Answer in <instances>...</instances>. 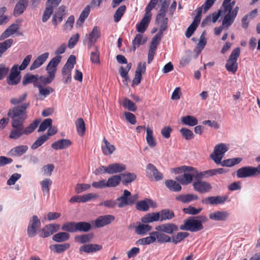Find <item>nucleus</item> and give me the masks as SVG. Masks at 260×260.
Listing matches in <instances>:
<instances>
[{
    "label": "nucleus",
    "mask_w": 260,
    "mask_h": 260,
    "mask_svg": "<svg viewBox=\"0 0 260 260\" xmlns=\"http://www.w3.org/2000/svg\"><path fill=\"white\" fill-rule=\"evenodd\" d=\"M70 236L67 232H59L53 236L52 240L58 243L64 242L69 239Z\"/></svg>",
    "instance_id": "obj_42"
},
{
    "label": "nucleus",
    "mask_w": 260,
    "mask_h": 260,
    "mask_svg": "<svg viewBox=\"0 0 260 260\" xmlns=\"http://www.w3.org/2000/svg\"><path fill=\"white\" fill-rule=\"evenodd\" d=\"M192 186L194 190L200 193L208 192L212 189V186L210 183L202 180L194 181L192 184Z\"/></svg>",
    "instance_id": "obj_12"
},
{
    "label": "nucleus",
    "mask_w": 260,
    "mask_h": 260,
    "mask_svg": "<svg viewBox=\"0 0 260 260\" xmlns=\"http://www.w3.org/2000/svg\"><path fill=\"white\" fill-rule=\"evenodd\" d=\"M28 3V0H19L14 9L13 15L17 17L22 14L26 10Z\"/></svg>",
    "instance_id": "obj_22"
},
{
    "label": "nucleus",
    "mask_w": 260,
    "mask_h": 260,
    "mask_svg": "<svg viewBox=\"0 0 260 260\" xmlns=\"http://www.w3.org/2000/svg\"><path fill=\"white\" fill-rule=\"evenodd\" d=\"M90 11V7L89 5H87L85 7L84 10L81 12L78 20L77 21V24L81 25L85 20L88 16Z\"/></svg>",
    "instance_id": "obj_52"
},
{
    "label": "nucleus",
    "mask_w": 260,
    "mask_h": 260,
    "mask_svg": "<svg viewBox=\"0 0 260 260\" xmlns=\"http://www.w3.org/2000/svg\"><path fill=\"white\" fill-rule=\"evenodd\" d=\"M146 176L151 180L159 181L163 178V175L152 164H148L146 168Z\"/></svg>",
    "instance_id": "obj_9"
},
{
    "label": "nucleus",
    "mask_w": 260,
    "mask_h": 260,
    "mask_svg": "<svg viewBox=\"0 0 260 260\" xmlns=\"http://www.w3.org/2000/svg\"><path fill=\"white\" fill-rule=\"evenodd\" d=\"M138 196L137 194L133 196L130 191L125 189L122 195L116 199L118 202L117 206L119 208H122L126 206H131L136 202Z\"/></svg>",
    "instance_id": "obj_6"
},
{
    "label": "nucleus",
    "mask_w": 260,
    "mask_h": 260,
    "mask_svg": "<svg viewBox=\"0 0 260 260\" xmlns=\"http://www.w3.org/2000/svg\"><path fill=\"white\" fill-rule=\"evenodd\" d=\"M143 37V35L140 34H138L136 35L135 39L132 41V49L134 51H135L136 49L138 48L141 44H143L145 43L144 41L143 42H142Z\"/></svg>",
    "instance_id": "obj_61"
},
{
    "label": "nucleus",
    "mask_w": 260,
    "mask_h": 260,
    "mask_svg": "<svg viewBox=\"0 0 260 260\" xmlns=\"http://www.w3.org/2000/svg\"><path fill=\"white\" fill-rule=\"evenodd\" d=\"M76 223L75 222H68L63 224L61 226V230L68 232H76Z\"/></svg>",
    "instance_id": "obj_62"
},
{
    "label": "nucleus",
    "mask_w": 260,
    "mask_h": 260,
    "mask_svg": "<svg viewBox=\"0 0 260 260\" xmlns=\"http://www.w3.org/2000/svg\"><path fill=\"white\" fill-rule=\"evenodd\" d=\"M175 199L183 203H187L198 199V196L194 194H180L176 197Z\"/></svg>",
    "instance_id": "obj_36"
},
{
    "label": "nucleus",
    "mask_w": 260,
    "mask_h": 260,
    "mask_svg": "<svg viewBox=\"0 0 260 260\" xmlns=\"http://www.w3.org/2000/svg\"><path fill=\"white\" fill-rule=\"evenodd\" d=\"M39 88V99L42 100L46 98L50 94L54 91V89L50 86H44L41 85V83L37 87Z\"/></svg>",
    "instance_id": "obj_28"
},
{
    "label": "nucleus",
    "mask_w": 260,
    "mask_h": 260,
    "mask_svg": "<svg viewBox=\"0 0 260 260\" xmlns=\"http://www.w3.org/2000/svg\"><path fill=\"white\" fill-rule=\"evenodd\" d=\"M52 184V181L50 178H45L40 182L42 190L44 196L49 194L50 187Z\"/></svg>",
    "instance_id": "obj_40"
},
{
    "label": "nucleus",
    "mask_w": 260,
    "mask_h": 260,
    "mask_svg": "<svg viewBox=\"0 0 260 260\" xmlns=\"http://www.w3.org/2000/svg\"><path fill=\"white\" fill-rule=\"evenodd\" d=\"M121 181V176L120 175H113L109 177L107 181L108 187H115Z\"/></svg>",
    "instance_id": "obj_41"
},
{
    "label": "nucleus",
    "mask_w": 260,
    "mask_h": 260,
    "mask_svg": "<svg viewBox=\"0 0 260 260\" xmlns=\"http://www.w3.org/2000/svg\"><path fill=\"white\" fill-rule=\"evenodd\" d=\"M48 76L47 77L41 76L39 78V80L41 85H47L50 84L54 79L55 75L51 73H48Z\"/></svg>",
    "instance_id": "obj_63"
},
{
    "label": "nucleus",
    "mask_w": 260,
    "mask_h": 260,
    "mask_svg": "<svg viewBox=\"0 0 260 260\" xmlns=\"http://www.w3.org/2000/svg\"><path fill=\"white\" fill-rule=\"evenodd\" d=\"M49 56V53L45 52L39 55L32 62L29 70L33 71L41 66L47 60Z\"/></svg>",
    "instance_id": "obj_30"
},
{
    "label": "nucleus",
    "mask_w": 260,
    "mask_h": 260,
    "mask_svg": "<svg viewBox=\"0 0 260 260\" xmlns=\"http://www.w3.org/2000/svg\"><path fill=\"white\" fill-rule=\"evenodd\" d=\"M163 32H164L159 31V32L153 37L150 43V47L157 49V47L161 41Z\"/></svg>",
    "instance_id": "obj_59"
},
{
    "label": "nucleus",
    "mask_w": 260,
    "mask_h": 260,
    "mask_svg": "<svg viewBox=\"0 0 260 260\" xmlns=\"http://www.w3.org/2000/svg\"><path fill=\"white\" fill-rule=\"evenodd\" d=\"M228 199L226 196L210 197L202 201V203L210 205H218L223 203Z\"/></svg>",
    "instance_id": "obj_27"
},
{
    "label": "nucleus",
    "mask_w": 260,
    "mask_h": 260,
    "mask_svg": "<svg viewBox=\"0 0 260 260\" xmlns=\"http://www.w3.org/2000/svg\"><path fill=\"white\" fill-rule=\"evenodd\" d=\"M152 14L145 12L143 18L140 23L136 25V29L138 32L140 33H144L148 26L151 19Z\"/></svg>",
    "instance_id": "obj_16"
},
{
    "label": "nucleus",
    "mask_w": 260,
    "mask_h": 260,
    "mask_svg": "<svg viewBox=\"0 0 260 260\" xmlns=\"http://www.w3.org/2000/svg\"><path fill=\"white\" fill-rule=\"evenodd\" d=\"M70 247V244L68 243L63 244H57L52 245L50 248H52L54 252L57 253H60L68 250Z\"/></svg>",
    "instance_id": "obj_48"
},
{
    "label": "nucleus",
    "mask_w": 260,
    "mask_h": 260,
    "mask_svg": "<svg viewBox=\"0 0 260 260\" xmlns=\"http://www.w3.org/2000/svg\"><path fill=\"white\" fill-rule=\"evenodd\" d=\"M20 70H18V66L15 64L11 68L9 76L7 78V82L9 85H15L20 81Z\"/></svg>",
    "instance_id": "obj_10"
},
{
    "label": "nucleus",
    "mask_w": 260,
    "mask_h": 260,
    "mask_svg": "<svg viewBox=\"0 0 260 260\" xmlns=\"http://www.w3.org/2000/svg\"><path fill=\"white\" fill-rule=\"evenodd\" d=\"M132 66V63H129L127 64V65L125 67L121 66L119 68V74H120L121 77L123 79H124V80L123 81V82L124 81L126 82L127 80H129L128 73L129 72V70L131 69Z\"/></svg>",
    "instance_id": "obj_49"
},
{
    "label": "nucleus",
    "mask_w": 260,
    "mask_h": 260,
    "mask_svg": "<svg viewBox=\"0 0 260 260\" xmlns=\"http://www.w3.org/2000/svg\"><path fill=\"white\" fill-rule=\"evenodd\" d=\"M152 226L148 224L139 223L135 228V233L138 235H145L152 230Z\"/></svg>",
    "instance_id": "obj_33"
},
{
    "label": "nucleus",
    "mask_w": 260,
    "mask_h": 260,
    "mask_svg": "<svg viewBox=\"0 0 260 260\" xmlns=\"http://www.w3.org/2000/svg\"><path fill=\"white\" fill-rule=\"evenodd\" d=\"M39 120L36 119L28 126L24 128L23 124L11 123L12 129L9 134V138L11 139L17 140L23 135H28L32 133L39 124Z\"/></svg>",
    "instance_id": "obj_3"
},
{
    "label": "nucleus",
    "mask_w": 260,
    "mask_h": 260,
    "mask_svg": "<svg viewBox=\"0 0 260 260\" xmlns=\"http://www.w3.org/2000/svg\"><path fill=\"white\" fill-rule=\"evenodd\" d=\"M152 235H154L155 241L158 243H165L171 242V238L161 231H156L152 232Z\"/></svg>",
    "instance_id": "obj_25"
},
{
    "label": "nucleus",
    "mask_w": 260,
    "mask_h": 260,
    "mask_svg": "<svg viewBox=\"0 0 260 260\" xmlns=\"http://www.w3.org/2000/svg\"><path fill=\"white\" fill-rule=\"evenodd\" d=\"M242 160V158L240 157L233 158L220 160V162H218V165L220 164L223 167H232L235 165L239 164Z\"/></svg>",
    "instance_id": "obj_46"
},
{
    "label": "nucleus",
    "mask_w": 260,
    "mask_h": 260,
    "mask_svg": "<svg viewBox=\"0 0 260 260\" xmlns=\"http://www.w3.org/2000/svg\"><path fill=\"white\" fill-rule=\"evenodd\" d=\"M159 220V216L157 212L148 213L141 218V221L144 223H148Z\"/></svg>",
    "instance_id": "obj_37"
},
{
    "label": "nucleus",
    "mask_w": 260,
    "mask_h": 260,
    "mask_svg": "<svg viewBox=\"0 0 260 260\" xmlns=\"http://www.w3.org/2000/svg\"><path fill=\"white\" fill-rule=\"evenodd\" d=\"M48 140V136L43 135L39 137L31 146L32 149H36Z\"/></svg>",
    "instance_id": "obj_58"
},
{
    "label": "nucleus",
    "mask_w": 260,
    "mask_h": 260,
    "mask_svg": "<svg viewBox=\"0 0 260 260\" xmlns=\"http://www.w3.org/2000/svg\"><path fill=\"white\" fill-rule=\"evenodd\" d=\"M103 144L102 145V150L103 154L105 155H109L112 154L116 150L115 147L111 144L108 140L104 137Z\"/></svg>",
    "instance_id": "obj_32"
},
{
    "label": "nucleus",
    "mask_w": 260,
    "mask_h": 260,
    "mask_svg": "<svg viewBox=\"0 0 260 260\" xmlns=\"http://www.w3.org/2000/svg\"><path fill=\"white\" fill-rule=\"evenodd\" d=\"M126 169L125 165L119 163H114L108 166L106 169L107 173L109 174H114L121 173Z\"/></svg>",
    "instance_id": "obj_26"
},
{
    "label": "nucleus",
    "mask_w": 260,
    "mask_h": 260,
    "mask_svg": "<svg viewBox=\"0 0 260 260\" xmlns=\"http://www.w3.org/2000/svg\"><path fill=\"white\" fill-rule=\"evenodd\" d=\"M228 150L226 145L221 143L215 146L214 150V154L210 155L211 158L216 164L220 162L223 157L224 154Z\"/></svg>",
    "instance_id": "obj_8"
},
{
    "label": "nucleus",
    "mask_w": 260,
    "mask_h": 260,
    "mask_svg": "<svg viewBox=\"0 0 260 260\" xmlns=\"http://www.w3.org/2000/svg\"><path fill=\"white\" fill-rule=\"evenodd\" d=\"M93 238L92 234H83L80 236H77L75 237V240L76 242L81 243L85 244L89 242Z\"/></svg>",
    "instance_id": "obj_53"
},
{
    "label": "nucleus",
    "mask_w": 260,
    "mask_h": 260,
    "mask_svg": "<svg viewBox=\"0 0 260 260\" xmlns=\"http://www.w3.org/2000/svg\"><path fill=\"white\" fill-rule=\"evenodd\" d=\"M19 29L18 25L17 24H11L0 36V40H4L12 36Z\"/></svg>",
    "instance_id": "obj_34"
},
{
    "label": "nucleus",
    "mask_w": 260,
    "mask_h": 260,
    "mask_svg": "<svg viewBox=\"0 0 260 260\" xmlns=\"http://www.w3.org/2000/svg\"><path fill=\"white\" fill-rule=\"evenodd\" d=\"M193 178V174L184 173L182 175L176 177V179L182 185H187L192 182Z\"/></svg>",
    "instance_id": "obj_38"
},
{
    "label": "nucleus",
    "mask_w": 260,
    "mask_h": 260,
    "mask_svg": "<svg viewBox=\"0 0 260 260\" xmlns=\"http://www.w3.org/2000/svg\"><path fill=\"white\" fill-rule=\"evenodd\" d=\"M150 207L155 208L156 204L149 199H145L144 200L139 201L136 204V208L141 211H147L149 210Z\"/></svg>",
    "instance_id": "obj_15"
},
{
    "label": "nucleus",
    "mask_w": 260,
    "mask_h": 260,
    "mask_svg": "<svg viewBox=\"0 0 260 260\" xmlns=\"http://www.w3.org/2000/svg\"><path fill=\"white\" fill-rule=\"evenodd\" d=\"M157 213L159 214V221H160L167 220H171L175 216L174 212L172 210L168 209L161 210L159 212H158Z\"/></svg>",
    "instance_id": "obj_35"
},
{
    "label": "nucleus",
    "mask_w": 260,
    "mask_h": 260,
    "mask_svg": "<svg viewBox=\"0 0 260 260\" xmlns=\"http://www.w3.org/2000/svg\"><path fill=\"white\" fill-rule=\"evenodd\" d=\"M121 104L123 107L126 108L129 111L135 112L137 110L136 105L127 98H125Z\"/></svg>",
    "instance_id": "obj_60"
},
{
    "label": "nucleus",
    "mask_w": 260,
    "mask_h": 260,
    "mask_svg": "<svg viewBox=\"0 0 260 260\" xmlns=\"http://www.w3.org/2000/svg\"><path fill=\"white\" fill-rule=\"evenodd\" d=\"M101 37V31L100 28L95 26L91 32L88 36V45L91 47L96 42L97 40Z\"/></svg>",
    "instance_id": "obj_21"
},
{
    "label": "nucleus",
    "mask_w": 260,
    "mask_h": 260,
    "mask_svg": "<svg viewBox=\"0 0 260 260\" xmlns=\"http://www.w3.org/2000/svg\"><path fill=\"white\" fill-rule=\"evenodd\" d=\"M115 220V216L112 215L101 216L94 220V226L96 228H102L110 224Z\"/></svg>",
    "instance_id": "obj_13"
},
{
    "label": "nucleus",
    "mask_w": 260,
    "mask_h": 260,
    "mask_svg": "<svg viewBox=\"0 0 260 260\" xmlns=\"http://www.w3.org/2000/svg\"><path fill=\"white\" fill-rule=\"evenodd\" d=\"M146 141L148 145L151 147H154L156 145V142L153 135V131L149 127L146 128Z\"/></svg>",
    "instance_id": "obj_51"
},
{
    "label": "nucleus",
    "mask_w": 260,
    "mask_h": 260,
    "mask_svg": "<svg viewBox=\"0 0 260 260\" xmlns=\"http://www.w3.org/2000/svg\"><path fill=\"white\" fill-rule=\"evenodd\" d=\"M188 236L189 233L187 232L178 233L176 235L172 236V237L171 238V242L176 244L183 241L185 238H187Z\"/></svg>",
    "instance_id": "obj_56"
},
{
    "label": "nucleus",
    "mask_w": 260,
    "mask_h": 260,
    "mask_svg": "<svg viewBox=\"0 0 260 260\" xmlns=\"http://www.w3.org/2000/svg\"><path fill=\"white\" fill-rule=\"evenodd\" d=\"M155 241V239L154 235H152V232L150 233V236L145 238L140 239L137 241L138 245H149L153 243Z\"/></svg>",
    "instance_id": "obj_54"
},
{
    "label": "nucleus",
    "mask_w": 260,
    "mask_h": 260,
    "mask_svg": "<svg viewBox=\"0 0 260 260\" xmlns=\"http://www.w3.org/2000/svg\"><path fill=\"white\" fill-rule=\"evenodd\" d=\"M165 184L170 190L175 192L179 191L182 189L181 185L173 180H167Z\"/></svg>",
    "instance_id": "obj_44"
},
{
    "label": "nucleus",
    "mask_w": 260,
    "mask_h": 260,
    "mask_svg": "<svg viewBox=\"0 0 260 260\" xmlns=\"http://www.w3.org/2000/svg\"><path fill=\"white\" fill-rule=\"evenodd\" d=\"M181 120L184 124L190 126H195L198 123V119L195 117L190 115L182 117Z\"/></svg>",
    "instance_id": "obj_47"
},
{
    "label": "nucleus",
    "mask_w": 260,
    "mask_h": 260,
    "mask_svg": "<svg viewBox=\"0 0 260 260\" xmlns=\"http://www.w3.org/2000/svg\"><path fill=\"white\" fill-rule=\"evenodd\" d=\"M72 144V142L69 139H62L58 140L51 144V148L54 150L66 149Z\"/></svg>",
    "instance_id": "obj_20"
},
{
    "label": "nucleus",
    "mask_w": 260,
    "mask_h": 260,
    "mask_svg": "<svg viewBox=\"0 0 260 260\" xmlns=\"http://www.w3.org/2000/svg\"><path fill=\"white\" fill-rule=\"evenodd\" d=\"M230 216V213L226 211H217L210 213L209 215V218L216 221H225Z\"/></svg>",
    "instance_id": "obj_24"
},
{
    "label": "nucleus",
    "mask_w": 260,
    "mask_h": 260,
    "mask_svg": "<svg viewBox=\"0 0 260 260\" xmlns=\"http://www.w3.org/2000/svg\"><path fill=\"white\" fill-rule=\"evenodd\" d=\"M60 225L57 224H49L44 226L41 231L40 237L42 238L48 237L56 232L59 229Z\"/></svg>",
    "instance_id": "obj_14"
},
{
    "label": "nucleus",
    "mask_w": 260,
    "mask_h": 260,
    "mask_svg": "<svg viewBox=\"0 0 260 260\" xmlns=\"http://www.w3.org/2000/svg\"><path fill=\"white\" fill-rule=\"evenodd\" d=\"M52 120L51 118H47L45 119L40 124L38 132H44L45 131L48 127L49 128L50 126L52 125Z\"/></svg>",
    "instance_id": "obj_64"
},
{
    "label": "nucleus",
    "mask_w": 260,
    "mask_h": 260,
    "mask_svg": "<svg viewBox=\"0 0 260 260\" xmlns=\"http://www.w3.org/2000/svg\"><path fill=\"white\" fill-rule=\"evenodd\" d=\"M126 9V8L125 5H122L118 8L114 15V20L115 22H118L120 20L121 17L125 13Z\"/></svg>",
    "instance_id": "obj_57"
},
{
    "label": "nucleus",
    "mask_w": 260,
    "mask_h": 260,
    "mask_svg": "<svg viewBox=\"0 0 260 260\" xmlns=\"http://www.w3.org/2000/svg\"><path fill=\"white\" fill-rule=\"evenodd\" d=\"M76 229L77 232H87L91 229V225L89 223L84 221L76 222Z\"/></svg>",
    "instance_id": "obj_50"
},
{
    "label": "nucleus",
    "mask_w": 260,
    "mask_h": 260,
    "mask_svg": "<svg viewBox=\"0 0 260 260\" xmlns=\"http://www.w3.org/2000/svg\"><path fill=\"white\" fill-rule=\"evenodd\" d=\"M29 102L24 103L20 106H15L9 110L8 116L11 119V123L23 124L27 118V109L29 107Z\"/></svg>",
    "instance_id": "obj_2"
},
{
    "label": "nucleus",
    "mask_w": 260,
    "mask_h": 260,
    "mask_svg": "<svg viewBox=\"0 0 260 260\" xmlns=\"http://www.w3.org/2000/svg\"><path fill=\"white\" fill-rule=\"evenodd\" d=\"M41 222L37 215H33L30 219L27 228V234L29 238L36 236L37 231L40 229Z\"/></svg>",
    "instance_id": "obj_7"
},
{
    "label": "nucleus",
    "mask_w": 260,
    "mask_h": 260,
    "mask_svg": "<svg viewBox=\"0 0 260 260\" xmlns=\"http://www.w3.org/2000/svg\"><path fill=\"white\" fill-rule=\"evenodd\" d=\"M61 59V56L60 55H56L53 57L49 62L46 67V70L48 73H51L55 75L56 71V67L60 63Z\"/></svg>",
    "instance_id": "obj_23"
},
{
    "label": "nucleus",
    "mask_w": 260,
    "mask_h": 260,
    "mask_svg": "<svg viewBox=\"0 0 260 260\" xmlns=\"http://www.w3.org/2000/svg\"><path fill=\"white\" fill-rule=\"evenodd\" d=\"M235 4V1H223L222 4L223 12L226 14L222 21V25L229 27L234 22L239 10L238 6H236L234 8Z\"/></svg>",
    "instance_id": "obj_1"
},
{
    "label": "nucleus",
    "mask_w": 260,
    "mask_h": 260,
    "mask_svg": "<svg viewBox=\"0 0 260 260\" xmlns=\"http://www.w3.org/2000/svg\"><path fill=\"white\" fill-rule=\"evenodd\" d=\"M66 14V7L64 5L60 6L57 12L53 15L52 21L54 25L56 26L58 23H60L64 16Z\"/></svg>",
    "instance_id": "obj_18"
},
{
    "label": "nucleus",
    "mask_w": 260,
    "mask_h": 260,
    "mask_svg": "<svg viewBox=\"0 0 260 260\" xmlns=\"http://www.w3.org/2000/svg\"><path fill=\"white\" fill-rule=\"evenodd\" d=\"M76 126L78 134L83 137L85 133V124L82 118H78L76 122Z\"/></svg>",
    "instance_id": "obj_45"
},
{
    "label": "nucleus",
    "mask_w": 260,
    "mask_h": 260,
    "mask_svg": "<svg viewBox=\"0 0 260 260\" xmlns=\"http://www.w3.org/2000/svg\"><path fill=\"white\" fill-rule=\"evenodd\" d=\"M156 21L159 25L160 31L164 32L168 28V18L166 17V14L159 13L156 15Z\"/></svg>",
    "instance_id": "obj_29"
},
{
    "label": "nucleus",
    "mask_w": 260,
    "mask_h": 260,
    "mask_svg": "<svg viewBox=\"0 0 260 260\" xmlns=\"http://www.w3.org/2000/svg\"><path fill=\"white\" fill-rule=\"evenodd\" d=\"M258 175L256 168L252 167H244L237 171V176L238 178H246Z\"/></svg>",
    "instance_id": "obj_11"
},
{
    "label": "nucleus",
    "mask_w": 260,
    "mask_h": 260,
    "mask_svg": "<svg viewBox=\"0 0 260 260\" xmlns=\"http://www.w3.org/2000/svg\"><path fill=\"white\" fill-rule=\"evenodd\" d=\"M103 248L101 245L96 244H87L82 245L79 248V253L82 254L83 252L90 253L100 251Z\"/></svg>",
    "instance_id": "obj_17"
},
{
    "label": "nucleus",
    "mask_w": 260,
    "mask_h": 260,
    "mask_svg": "<svg viewBox=\"0 0 260 260\" xmlns=\"http://www.w3.org/2000/svg\"><path fill=\"white\" fill-rule=\"evenodd\" d=\"M156 231H161L166 234H172L178 230L177 225L174 223H169L159 225L155 227Z\"/></svg>",
    "instance_id": "obj_19"
},
{
    "label": "nucleus",
    "mask_w": 260,
    "mask_h": 260,
    "mask_svg": "<svg viewBox=\"0 0 260 260\" xmlns=\"http://www.w3.org/2000/svg\"><path fill=\"white\" fill-rule=\"evenodd\" d=\"M120 175L121 176V181L124 185H127L137 178L136 174L132 173L125 172Z\"/></svg>",
    "instance_id": "obj_39"
},
{
    "label": "nucleus",
    "mask_w": 260,
    "mask_h": 260,
    "mask_svg": "<svg viewBox=\"0 0 260 260\" xmlns=\"http://www.w3.org/2000/svg\"><path fill=\"white\" fill-rule=\"evenodd\" d=\"M28 150L26 145H20L14 147L10 150V153L13 156H20L25 153Z\"/></svg>",
    "instance_id": "obj_43"
},
{
    "label": "nucleus",
    "mask_w": 260,
    "mask_h": 260,
    "mask_svg": "<svg viewBox=\"0 0 260 260\" xmlns=\"http://www.w3.org/2000/svg\"><path fill=\"white\" fill-rule=\"evenodd\" d=\"M39 76L38 75L26 74L23 78L22 84L26 85L29 83H33L34 86L37 87L40 84Z\"/></svg>",
    "instance_id": "obj_31"
},
{
    "label": "nucleus",
    "mask_w": 260,
    "mask_h": 260,
    "mask_svg": "<svg viewBox=\"0 0 260 260\" xmlns=\"http://www.w3.org/2000/svg\"><path fill=\"white\" fill-rule=\"evenodd\" d=\"M14 41L12 39H9L2 43H0V58L2 56L4 52H5L12 46Z\"/></svg>",
    "instance_id": "obj_55"
},
{
    "label": "nucleus",
    "mask_w": 260,
    "mask_h": 260,
    "mask_svg": "<svg viewBox=\"0 0 260 260\" xmlns=\"http://www.w3.org/2000/svg\"><path fill=\"white\" fill-rule=\"evenodd\" d=\"M202 223L195 219L194 217H190L184 221V224L180 226L181 230L189 231L192 232H197L203 229Z\"/></svg>",
    "instance_id": "obj_5"
},
{
    "label": "nucleus",
    "mask_w": 260,
    "mask_h": 260,
    "mask_svg": "<svg viewBox=\"0 0 260 260\" xmlns=\"http://www.w3.org/2000/svg\"><path fill=\"white\" fill-rule=\"evenodd\" d=\"M240 54V48H235L231 53L229 58L226 61L225 68L228 71L235 74L238 70V64L237 60Z\"/></svg>",
    "instance_id": "obj_4"
}]
</instances>
